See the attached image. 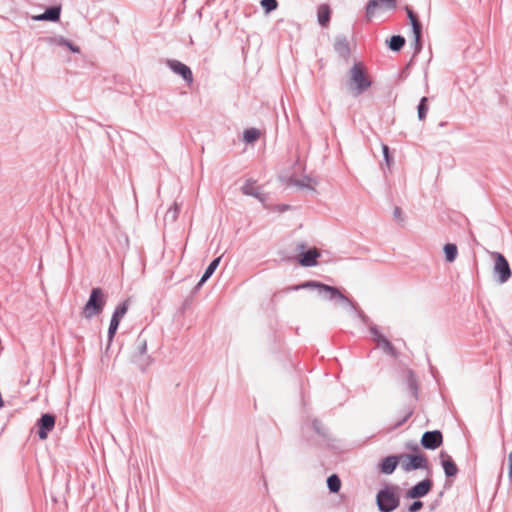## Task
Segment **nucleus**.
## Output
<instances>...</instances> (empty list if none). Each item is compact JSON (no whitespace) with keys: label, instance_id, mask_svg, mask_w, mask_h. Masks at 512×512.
I'll return each mask as SVG.
<instances>
[{"label":"nucleus","instance_id":"obj_47","mask_svg":"<svg viewBox=\"0 0 512 512\" xmlns=\"http://www.w3.org/2000/svg\"><path fill=\"white\" fill-rule=\"evenodd\" d=\"M298 248H299V249H304V248H305V244H304V243H300V244H298Z\"/></svg>","mask_w":512,"mask_h":512},{"label":"nucleus","instance_id":"obj_29","mask_svg":"<svg viewBox=\"0 0 512 512\" xmlns=\"http://www.w3.org/2000/svg\"><path fill=\"white\" fill-rule=\"evenodd\" d=\"M312 181L313 180L310 177H304L302 180L290 178L289 179V184H292V185L297 186L299 188H307V189H310V190L314 191V187L311 185Z\"/></svg>","mask_w":512,"mask_h":512},{"label":"nucleus","instance_id":"obj_18","mask_svg":"<svg viewBox=\"0 0 512 512\" xmlns=\"http://www.w3.org/2000/svg\"><path fill=\"white\" fill-rule=\"evenodd\" d=\"M220 260H221V258L218 257V258L213 259L210 262L208 267L205 269V272L202 275L200 281L198 282L196 288H200L213 275V273L215 272V270L217 269V267L220 263Z\"/></svg>","mask_w":512,"mask_h":512},{"label":"nucleus","instance_id":"obj_19","mask_svg":"<svg viewBox=\"0 0 512 512\" xmlns=\"http://www.w3.org/2000/svg\"><path fill=\"white\" fill-rule=\"evenodd\" d=\"M406 382H407L409 390L412 393V396L414 397L415 400H417L418 399L419 385H418L417 377H416L415 373L412 370H408L407 371Z\"/></svg>","mask_w":512,"mask_h":512},{"label":"nucleus","instance_id":"obj_39","mask_svg":"<svg viewBox=\"0 0 512 512\" xmlns=\"http://www.w3.org/2000/svg\"><path fill=\"white\" fill-rule=\"evenodd\" d=\"M369 330H370V333L373 335L374 337V341L376 343H378L380 341V338L381 337H385L384 335H382L378 329V327L376 325H371L369 327Z\"/></svg>","mask_w":512,"mask_h":512},{"label":"nucleus","instance_id":"obj_31","mask_svg":"<svg viewBox=\"0 0 512 512\" xmlns=\"http://www.w3.org/2000/svg\"><path fill=\"white\" fill-rule=\"evenodd\" d=\"M259 137H260V132L256 128L246 129L243 133V140L246 143H253V142L257 141L259 139Z\"/></svg>","mask_w":512,"mask_h":512},{"label":"nucleus","instance_id":"obj_20","mask_svg":"<svg viewBox=\"0 0 512 512\" xmlns=\"http://www.w3.org/2000/svg\"><path fill=\"white\" fill-rule=\"evenodd\" d=\"M406 12L412 26L413 34H417L418 36L422 35V24L417 15L409 7H406Z\"/></svg>","mask_w":512,"mask_h":512},{"label":"nucleus","instance_id":"obj_41","mask_svg":"<svg viewBox=\"0 0 512 512\" xmlns=\"http://www.w3.org/2000/svg\"><path fill=\"white\" fill-rule=\"evenodd\" d=\"M65 47H67L73 53H80V47L73 44L71 41L66 40Z\"/></svg>","mask_w":512,"mask_h":512},{"label":"nucleus","instance_id":"obj_37","mask_svg":"<svg viewBox=\"0 0 512 512\" xmlns=\"http://www.w3.org/2000/svg\"><path fill=\"white\" fill-rule=\"evenodd\" d=\"M423 508V502L419 499H414V501L408 506V512H417Z\"/></svg>","mask_w":512,"mask_h":512},{"label":"nucleus","instance_id":"obj_3","mask_svg":"<svg viewBox=\"0 0 512 512\" xmlns=\"http://www.w3.org/2000/svg\"><path fill=\"white\" fill-rule=\"evenodd\" d=\"M107 301V295L100 287L93 288L90 292L88 301L82 309V316L90 320L93 317L101 314L104 310Z\"/></svg>","mask_w":512,"mask_h":512},{"label":"nucleus","instance_id":"obj_46","mask_svg":"<svg viewBox=\"0 0 512 512\" xmlns=\"http://www.w3.org/2000/svg\"><path fill=\"white\" fill-rule=\"evenodd\" d=\"M32 19L34 21H46L45 17H44V13L38 14V15H34V16H32Z\"/></svg>","mask_w":512,"mask_h":512},{"label":"nucleus","instance_id":"obj_1","mask_svg":"<svg viewBox=\"0 0 512 512\" xmlns=\"http://www.w3.org/2000/svg\"><path fill=\"white\" fill-rule=\"evenodd\" d=\"M290 290H300V289H316L318 294L322 296L326 300L336 301L340 305L349 306L351 309L356 310V303L346 297L341 291L335 287L324 284L322 282L309 280L303 282L301 284L295 285Z\"/></svg>","mask_w":512,"mask_h":512},{"label":"nucleus","instance_id":"obj_10","mask_svg":"<svg viewBox=\"0 0 512 512\" xmlns=\"http://www.w3.org/2000/svg\"><path fill=\"white\" fill-rule=\"evenodd\" d=\"M432 487V480L426 478L412 486L410 489H408L405 494V497L408 499H420L422 497H425L432 490Z\"/></svg>","mask_w":512,"mask_h":512},{"label":"nucleus","instance_id":"obj_13","mask_svg":"<svg viewBox=\"0 0 512 512\" xmlns=\"http://www.w3.org/2000/svg\"><path fill=\"white\" fill-rule=\"evenodd\" d=\"M441 465L447 478L455 477L459 469L450 455L442 451L440 453Z\"/></svg>","mask_w":512,"mask_h":512},{"label":"nucleus","instance_id":"obj_5","mask_svg":"<svg viewBox=\"0 0 512 512\" xmlns=\"http://www.w3.org/2000/svg\"><path fill=\"white\" fill-rule=\"evenodd\" d=\"M130 358L141 371H145L151 365L152 358L147 354V340L143 333L136 338Z\"/></svg>","mask_w":512,"mask_h":512},{"label":"nucleus","instance_id":"obj_7","mask_svg":"<svg viewBox=\"0 0 512 512\" xmlns=\"http://www.w3.org/2000/svg\"><path fill=\"white\" fill-rule=\"evenodd\" d=\"M399 457L401 468L405 472L428 468V459L423 454H400Z\"/></svg>","mask_w":512,"mask_h":512},{"label":"nucleus","instance_id":"obj_33","mask_svg":"<svg viewBox=\"0 0 512 512\" xmlns=\"http://www.w3.org/2000/svg\"><path fill=\"white\" fill-rule=\"evenodd\" d=\"M260 5L265 11L266 14L271 13L272 11L276 10L278 7V1L277 0H261Z\"/></svg>","mask_w":512,"mask_h":512},{"label":"nucleus","instance_id":"obj_45","mask_svg":"<svg viewBox=\"0 0 512 512\" xmlns=\"http://www.w3.org/2000/svg\"><path fill=\"white\" fill-rule=\"evenodd\" d=\"M509 477L512 479V451L509 453Z\"/></svg>","mask_w":512,"mask_h":512},{"label":"nucleus","instance_id":"obj_38","mask_svg":"<svg viewBox=\"0 0 512 512\" xmlns=\"http://www.w3.org/2000/svg\"><path fill=\"white\" fill-rule=\"evenodd\" d=\"M414 40H413V46H414V55H417L421 49H422V42L421 37L422 35L413 34Z\"/></svg>","mask_w":512,"mask_h":512},{"label":"nucleus","instance_id":"obj_8","mask_svg":"<svg viewBox=\"0 0 512 512\" xmlns=\"http://www.w3.org/2000/svg\"><path fill=\"white\" fill-rule=\"evenodd\" d=\"M397 0H369L365 6V17L370 21L377 13L394 10Z\"/></svg>","mask_w":512,"mask_h":512},{"label":"nucleus","instance_id":"obj_21","mask_svg":"<svg viewBox=\"0 0 512 512\" xmlns=\"http://www.w3.org/2000/svg\"><path fill=\"white\" fill-rule=\"evenodd\" d=\"M406 12L412 26L413 34H417L418 36L422 35V24L417 15L409 7H406Z\"/></svg>","mask_w":512,"mask_h":512},{"label":"nucleus","instance_id":"obj_4","mask_svg":"<svg viewBox=\"0 0 512 512\" xmlns=\"http://www.w3.org/2000/svg\"><path fill=\"white\" fill-rule=\"evenodd\" d=\"M398 487L386 485L376 495V504L380 512H392L400 505V498L397 494Z\"/></svg>","mask_w":512,"mask_h":512},{"label":"nucleus","instance_id":"obj_14","mask_svg":"<svg viewBox=\"0 0 512 512\" xmlns=\"http://www.w3.org/2000/svg\"><path fill=\"white\" fill-rule=\"evenodd\" d=\"M401 458L399 455H390L385 457L380 463H379V471L382 474L390 475L392 474L398 464H400Z\"/></svg>","mask_w":512,"mask_h":512},{"label":"nucleus","instance_id":"obj_2","mask_svg":"<svg viewBox=\"0 0 512 512\" xmlns=\"http://www.w3.org/2000/svg\"><path fill=\"white\" fill-rule=\"evenodd\" d=\"M372 85V81L366 74L361 62L355 63L349 71L348 86L351 94L355 97L363 94Z\"/></svg>","mask_w":512,"mask_h":512},{"label":"nucleus","instance_id":"obj_35","mask_svg":"<svg viewBox=\"0 0 512 512\" xmlns=\"http://www.w3.org/2000/svg\"><path fill=\"white\" fill-rule=\"evenodd\" d=\"M312 425H313V429L315 430V432L318 435H320L322 437H326L327 436L326 428L323 426L321 421H319L318 419H314L313 422H312Z\"/></svg>","mask_w":512,"mask_h":512},{"label":"nucleus","instance_id":"obj_48","mask_svg":"<svg viewBox=\"0 0 512 512\" xmlns=\"http://www.w3.org/2000/svg\"><path fill=\"white\" fill-rule=\"evenodd\" d=\"M412 449L416 450V449H418V446H417V445H414V446L412 447Z\"/></svg>","mask_w":512,"mask_h":512},{"label":"nucleus","instance_id":"obj_12","mask_svg":"<svg viewBox=\"0 0 512 512\" xmlns=\"http://www.w3.org/2000/svg\"><path fill=\"white\" fill-rule=\"evenodd\" d=\"M442 442L443 436L439 430L426 431L421 437V445L429 450L437 449Z\"/></svg>","mask_w":512,"mask_h":512},{"label":"nucleus","instance_id":"obj_22","mask_svg":"<svg viewBox=\"0 0 512 512\" xmlns=\"http://www.w3.org/2000/svg\"><path fill=\"white\" fill-rule=\"evenodd\" d=\"M318 22L321 26H326L330 22L331 11L328 5H321L317 12Z\"/></svg>","mask_w":512,"mask_h":512},{"label":"nucleus","instance_id":"obj_6","mask_svg":"<svg viewBox=\"0 0 512 512\" xmlns=\"http://www.w3.org/2000/svg\"><path fill=\"white\" fill-rule=\"evenodd\" d=\"M491 256L494 258L493 273L496 281L499 284L506 283L512 275L510 265L505 256L499 252H492Z\"/></svg>","mask_w":512,"mask_h":512},{"label":"nucleus","instance_id":"obj_27","mask_svg":"<svg viewBox=\"0 0 512 512\" xmlns=\"http://www.w3.org/2000/svg\"><path fill=\"white\" fill-rule=\"evenodd\" d=\"M377 345L378 347L382 348L385 353L391 355L392 357H397L396 349L386 337H381Z\"/></svg>","mask_w":512,"mask_h":512},{"label":"nucleus","instance_id":"obj_40","mask_svg":"<svg viewBox=\"0 0 512 512\" xmlns=\"http://www.w3.org/2000/svg\"><path fill=\"white\" fill-rule=\"evenodd\" d=\"M66 40L67 39L62 36L49 38L50 43L56 44L58 46H65Z\"/></svg>","mask_w":512,"mask_h":512},{"label":"nucleus","instance_id":"obj_32","mask_svg":"<svg viewBox=\"0 0 512 512\" xmlns=\"http://www.w3.org/2000/svg\"><path fill=\"white\" fill-rule=\"evenodd\" d=\"M180 212V206L177 202L166 212L165 221L175 222Z\"/></svg>","mask_w":512,"mask_h":512},{"label":"nucleus","instance_id":"obj_36","mask_svg":"<svg viewBox=\"0 0 512 512\" xmlns=\"http://www.w3.org/2000/svg\"><path fill=\"white\" fill-rule=\"evenodd\" d=\"M382 152H383V156H384V160L386 162V165L388 167L391 166L392 162H393V158L392 156L390 155V150H389V147L385 144L382 145Z\"/></svg>","mask_w":512,"mask_h":512},{"label":"nucleus","instance_id":"obj_11","mask_svg":"<svg viewBox=\"0 0 512 512\" xmlns=\"http://www.w3.org/2000/svg\"><path fill=\"white\" fill-rule=\"evenodd\" d=\"M166 63L172 72L181 76L186 83L191 84L193 82L192 71L186 64L175 59H168Z\"/></svg>","mask_w":512,"mask_h":512},{"label":"nucleus","instance_id":"obj_26","mask_svg":"<svg viewBox=\"0 0 512 512\" xmlns=\"http://www.w3.org/2000/svg\"><path fill=\"white\" fill-rule=\"evenodd\" d=\"M128 308H129V300L123 301L122 303L117 305V307L115 308V310L112 314L111 319L117 320L120 322L121 319L124 317V315L127 313Z\"/></svg>","mask_w":512,"mask_h":512},{"label":"nucleus","instance_id":"obj_24","mask_svg":"<svg viewBox=\"0 0 512 512\" xmlns=\"http://www.w3.org/2000/svg\"><path fill=\"white\" fill-rule=\"evenodd\" d=\"M61 7L51 6L44 11V17L46 21L56 22L60 19Z\"/></svg>","mask_w":512,"mask_h":512},{"label":"nucleus","instance_id":"obj_25","mask_svg":"<svg viewBox=\"0 0 512 512\" xmlns=\"http://www.w3.org/2000/svg\"><path fill=\"white\" fill-rule=\"evenodd\" d=\"M443 251L445 254V260L449 263H452L457 258L458 249L457 246L453 243H447L443 247Z\"/></svg>","mask_w":512,"mask_h":512},{"label":"nucleus","instance_id":"obj_23","mask_svg":"<svg viewBox=\"0 0 512 512\" xmlns=\"http://www.w3.org/2000/svg\"><path fill=\"white\" fill-rule=\"evenodd\" d=\"M405 42H406V40L403 36L393 35L387 43H388V47L390 50H392L394 52H398L403 48V46L405 45Z\"/></svg>","mask_w":512,"mask_h":512},{"label":"nucleus","instance_id":"obj_44","mask_svg":"<svg viewBox=\"0 0 512 512\" xmlns=\"http://www.w3.org/2000/svg\"><path fill=\"white\" fill-rule=\"evenodd\" d=\"M413 414V410H409L406 415L404 416V418L399 421L397 424H396V427H399L401 426L403 423H405Z\"/></svg>","mask_w":512,"mask_h":512},{"label":"nucleus","instance_id":"obj_17","mask_svg":"<svg viewBox=\"0 0 512 512\" xmlns=\"http://www.w3.org/2000/svg\"><path fill=\"white\" fill-rule=\"evenodd\" d=\"M241 190H242L243 194H245L247 196H252L261 202L265 201V197L259 191V187H257L255 185V181L252 179L247 180Z\"/></svg>","mask_w":512,"mask_h":512},{"label":"nucleus","instance_id":"obj_34","mask_svg":"<svg viewBox=\"0 0 512 512\" xmlns=\"http://www.w3.org/2000/svg\"><path fill=\"white\" fill-rule=\"evenodd\" d=\"M119 324H120V322L117 320H113V319L110 320V325L108 328V345L112 342V340L117 332V329L119 327Z\"/></svg>","mask_w":512,"mask_h":512},{"label":"nucleus","instance_id":"obj_28","mask_svg":"<svg viewBox=\"0 0 512 512\" xmlns=\"http://www.w3.org/2000/svg\"><path fill=\"white\" fill-rule=\"evenodd\" d=\"M327 486L330 492L337 493L341 488V480L336 474H332L327 478Z\"/></svg>","mask_w":512,"mask_h":512},{"label":"nucleus","instance_id":"obj_15","mask_svg":"<svg viewBox=\"0 0 512 512\" xmlns=\"http://www.w3.org/2000/svg\"><path fill=\"white\" fill-rule=\"evenodd\" d=\"M335 52L343 59H348L351 53L349 42L344 35H337L334 41Z\"/></svg>","mask_w":512,"mask_h":512},{"label":"nucleus","instance_id":"obj_30","mask_svg":"<svg viewBox=\"0 0 512 512\" xmlns=\"http://www.w3.org/2000/svg\"><path fill=\"white\" fill-rule=\"evenodd\" d=\"M427 112H428V98L426 96H423L420 99V102L417 106L418 119L420 121L424 120L426 118Z\"/></svg>","mask_w":512,"mask_h":512},{"label":"nucleus","instance_id":"obj_9","mask_svg":"<svg viewBox=\"0 0 512 512\" xmlns=\"http://www.w3.org/2000/svg\"><path fill=\"white\" fill-rule=\"evenodd\" d=\"M56 422L55 415L51 413H44L36 422L37 435L41 440H46L49 433L54 429Z\"/></svg>","mask_w":512,"mask_h":512},{"label":"nucleus","instance_id":"obj_42","mask_svg":"<svg viewBox=\"0 0 512 512\" xmlns=\"http://www.w3.org/2000/svg\"><path fill=\"white\" fill-rule=\"evenodd\" d=\"M394 219L397 221H403L402 210L399 207H395L393 210Z\"/></svg>","mask_w":512,"mask_h":512},{"label":"nucleus","instance_id":"obj_16","mask_svg":"<svg viewBox=\"0 0 512 512\" xmlns=\"http://www.w3.org/2000/svg\"><path fill=\"white\" fill-rule=\"evenodd\" d=\"M320 257V252L316 249H310L306 252H302L299 255V263L303 267H313L317 265V258Z\"/></svg>","mask_w":512,"mask_h":512},{"label":"nucleus","instance_id":"obj_43","mask_svg":"<svg viewBox=\"0 0 512 512\" xmlns=\"http://www.w3.org/2000/svg\"><path fill=\"white\" fill-rule=\"evenodd\" d=\"M355 311H357V312H358V316H359V318L361 319V321H362L364 324L368 325V324H369V318H368V317L363 313V311H361V310H360V311H358V308H357V307H356V310H355Z\"/></svg>","mask_w":512,"mask_h":512}]
</instances>
